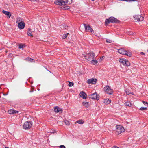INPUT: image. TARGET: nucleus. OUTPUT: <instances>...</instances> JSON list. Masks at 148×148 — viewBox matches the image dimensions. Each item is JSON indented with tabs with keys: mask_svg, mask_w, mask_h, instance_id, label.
<instances>
[{
	"mask_svg": "<svg viewBox=\"0 0 148 148\" xmlns=\"http://www.w3.org/2000/svg\"><path fill=\"white\" fill-rule=\"evenodd\" d=\"M126 60L124 59H120L119 60V61L122 64L124 65H125V62Z\"/></svg>",
	"mask_w": 148,
	"mask_h": 148,
	"instance_id": "21",
	"label": "nucleus"
},
{
	"mask_svg": "<svg viewBox=\"0 0 148 148\" xmlns=\"http://www.w3.org/2000/svg\"><path fill=\"white\" fill-rule=\"evenodd\" d=\"M8 113L10 114H14L16 113H18V111H16L14 110H9L8 112Z\"/></svg>",
	"mask_w": 148,
	"mask_h": 148,
	"instance_id": "16",
	"label": "nucleus"
},
{
	"mask_svg": "<svg viewBox=\"0 0 148 148\" xmlns=\"http://www.w3.org/2000/svg\"><path fill=\"white\" fill-rule=\"evenodd\" d=\"M54 111L56 112H61L62 111V109L59 108L58 107H55L54 108Z\"/></svg>",
	"mask_w": 148,
	"mask_h": 148,
	"instance_id": "14",
	"label": "nucleus"
},
{
	"mask_svg": "<svg viewBox=\"0 0 148 148\" xmlns=\"http://www.w3.org/2000/svg\"><path fill=\"white\" fill-rule=\"evenodd\" d=\"M59 147L60 148H66L65 147L64 145H61L59 146Z\"/></svg>",
	"mask_w": 148,
	"mask_h": 148,
	"instance_id": "35",
	"label": "nucleus"
},
{
	"mask_svg": "<svg viewBox=\"0 0 148 148\" xmlns=\"http://www.w3.org/2000/svg\"><path fill=\"white\" fill-rule=\"evenodd\" d=\"M130 65V62L128 60H126L124 66H129Z\"/></svg>",
	"mask_w": 148,
	"mask_h": 148,
	"instance_id": "23",
	"label": "nucleus"
},
{
	"mask_svg": "<svg viewBox=\"0 0 148 148\" xmlns=\"http://www.w3.org/2000/svg\"><path fill=\"white\" fill-rule=\"evenodd\" d=\"M64 123L66 125H70V122L67 120H65L64 121Z\"/></svg>",
	"mask_w": 148,
	"mask_h": 148,
	"instance_id": "24",
	"label": "nucleus"
},
{
	"mask_svg": "<svg viewBox=\"0 0 148 148\" xmlns=\"http://www.w3.org/2000/svg\"><path fill=\"white\" fill-rule=\"evenodd\" d=\"M147 109V107H141L140 108V110H146Z\"/></svg>",
	"mask_w": 148,
	"mask_h": 148,
	"instance_id": "32",
	"label": "nucleus"
},
{
	"mask_svg": "<svg viewBox=\"0 0 148 148\" xmlns=\"http://www.w3.org/2000/svg\"><path fill=\"white\" fill-rule=\"evenodd\" d=\"M147 106H148V103H147Z\"/></svg>",
	"mask_w": 148,
	"mask_h": 148,
	"instance_id": "43",
	"label": "nucleus"
},
{
	"mask_svg": "<svg viewBox=\"0 0 148 148\" xmlns=\"http://www.w3.org/2000/svg\"><path fill=\"white\" fill-rule=\"evenodd\" d=\"M106 42L107 43H111L112 42V41L108 39H106Z\"/></svg>",
	"mask_w": 148,
	"mask_h": 148,
	"instance_id": "31",
	"label": "nucleus"
},
{
	"mask_svg": "<svg viewBox=\"0 0 148 148\" xmlns=\"http://www.w3.org/2000/svg\"><path fill=\"white\" fill-rule=\"evenodd\" d=\"M118 21L117 19L113 17H111L109 18L108 19H106L105 21L106 24L107 25L110 22L117 23Z\"/></svg>",
	"mask_w": 148,
	"mask_h": 148,
	"instance_id": "4",
	"label": "nucleus"
},
{
	"mask_svg": "<svg viewBox=\"0 0 148 148\" xmlns=\"http://www.w3.org/2000/svg\"><path fill=\"white\" fill-rule=\"evenodd\" d=\"M24 45L21 44L19 45V48L20 49L24 47Z\"/></svg>",
	"mask_w": 148,
	"mask_h": 148,
	"instance_id": "34",
	"label": "nucleus"
},
{
	"mask_svg": "<svg viewBox=\"0 0 148 148\" xmlns=\"http://www.w3.org/2000/svg\"><path fill=\"white\" fill-rule=\"evenodd\" d=\"M33 91H34L33 89L32 88H31V90L30 91V92H33Z\"/></svg>",
	"mask_w": 148,
	"mask_h": 148,
	"instance_id": "38",
	"label": "nucleus"
},
{
	"mask_svg": "<svg viewBox=\"0 0 148 148\" xmlns=\"http://www.w3.org/2000/svg\"><path fill=\"white\" fill-rule=\"evenodd\" d=\"M134 18L135 20H137V21H142L143 20L144 18L141 16L140 15H135Z\"/></svg>",
	"mask_w": 148,
	"mask_h": 148,
	"instance_id": "12",
	"label": "nucleus"
},
{
	"mask_svg": "<svg viewBox=\"0 0 148 148\" xmlns=\"http://www.w3.org/2000/svg\"><path fill=\"white\" fill-rule=\"evenodd\" d=\"M89 97L94 99H97L98 100L99 99V96L97 95L96 92L91 94L89 95Z\"/></svg>",
	"mask_w": 148,
	"mask_h": 148,
	"instance_id": "9",
	"label": "nucleus"
},
{
	"mask_svg": "<svg viewBox=\"0 0 148 148\" xmlns=\"http://www.w3.org/2000/svg\"><path fill=\"white\" fill-rule=\"evenodd\" d=\"M72 3V0H60V1H56L54 3L57 5H66L67 4H70Z\"/></svg>",
	"mask_w": 148,
	"mask_h": 148,
	"instance_id": "1",
	"label": "nucleus"
},
{
	"mask_svg": "<svg viewBox=\"0 0 148 148\" xmlns=\"http://www.w3.org/2000/svg\"><path fill=\"white\" fill-rule=\"evenodd\" d=\"M92 64L94 65H96L98 63V61L96 60H93L91 61Z\"/></svg>",
	"mask_w": 148,
	"mask_h": 148,
	"instance_id": "22",
	"label": "nucleus"
},
{
	"mask_svg": "<svg viewBox=\"0 0 148 148\" xmlns=\"http://www.w3.org/2000/svg\"><path fill=\"white\" fill-rule=\"evenodd\" d=\"M88 55L89 56L88 58L87 57H86L85 55H84V56L85 59L88 60V61L95 58V56L94 53L92 52H91L89 53Z\"/></svg>",
	"mask_w": 148,
	"mask_h": 148,
	"instance_id": "5",
	"label": "nucleus"
},
{
	"mask_svg": "<svg viewBox=\"0 0 148 148\" xmlns=\"http://www.w3.org/2000/svg\"><path fill=\"white\" fill-rule=\"evenodd\" d=\"M118 52L121 54L126 55L129 56H131L132 55L130 52L127 51L123 48L119 49Z\"/></svg>",
	"mask_w": 148,
	"mask_h": 148,
	"instance_id": "2",
	"label": "nucleus"
},
{
	"mask_svg": "<svg viewBox=\"0 0 148 148\" xmlns=\"http://www.w3.org/2000/svg\"><path fill=\"white\" fill-rule=\"evenodd\" d=\"M112 148H119V147L116 146H114Z\"/></svg>",
	"mask_w": 148,
	"mask_h": 148,
	"instance_id": "40",
	"label": "nucleus"
},
{
	"mask_svg": "<svg viewBox=\"0 0 148 148\" xmlns=\"http://www.w3.org/2000/svg\"><path fill=\"white\" fill-rule=\"evenodd\" d=\"M92 1H94L95 0H91Z\"/></svg>",
	"mask_w": 148,
	"mask_h": 148,
	"instance_id": "45",
	"label": "nucleus"
},
{
	"mask_svg": "<svg viewBox=\"0 0 148 148\" xmlns=\"http://www.w3.org/2000/svg\"><path fill=\"white\" fill-rule=\"evenodd\" d=\"M57 123L58 125H61L63 124L62 121H58L57 122Z\"/></svg>",
	"mask_w": 148,
	"mask_h": 148,
	"instance_id": "30",
	"label": "nucleus"
},
{
	"mask_svg": "<svg viewBox=\"0 0 148 148\" xmlns=\"http://www.w3.org/2000/svg\"><path fill=\"white\" fill-rule=\"evenodd\" d=\"M111 100L108 99L104 100L103 101L104 103L107 104H110L111 103Z\"/></svg>",
	"mask_w": 148,
	"mask_h": 148,
	"instance_id": "18",
	"label": "nucleus"
},
{
	"mask_svg": "<svg viewBox=\"0 0 148 148\" xmlns=\"http://www.w3.org/2000/svg\"><path fill=\"white\" fill-rule=\"evenodd\" d=\"M69 7H68V6H67V7H66H66H64V8H65V9H69Z\"/></svg>",
	"mask_w": 148,
	"mask_h": 148,
	"instance_id": "39",
	"label": "nucleus"
},
{
	"mask_svg": "<svg viewBox=\"0 0 148 148\" xmlns=\"http://www.w3.org/2000/svg\"><path fill=\"white\" fill-rule=\"evenodd\" d=\"M84 106H85L86 108H88L89 106V103L88 102H83L82 103Z\"/></svg>",
	"mask_w": 148,
	"mask_h": 148,
	"instance_id": "19",
	"label": "nucleus"
},
{
	"mask_svg": "<svg viewBox=\"0 0 148 148\" xmlns=\"http://www.w3.org/2000/svg\"><path fill=\"white\" fill-rule=\"evenodd\" d=\"M97 81V80L96 79L92 78L88 79L87 81V82L88 84H94L96 83Z\"/></svg>",
	"mask_w": 148,
	"mask_h": 148,
	"instance_id": "10",
	"label": "nucleus"
},
{
	"mask_svg": "<svg viewBox=\"0 0 148 148\" xmlns=\"http://www.w3.org/2000/svg\"><path fill=\"white\" fill-rule=\"evenodd\" d=\"M32 125V122L28 121L25 122L23 125V126L24 129L27 130L30 129Z\"/></svg>",
	"mask_w": 148,
	"mask_h": 148,
	"instance_id": "3",
	"label": "nucleus"
},
{
	"mask_svg": "<svg viewBox=\"0 0 148 148\" xmlns=\"http://www.w3.org/2000/svg\"><path fill=\"white\" fill-rule=\"evenodd\" d=\"M104 90L107 93L110 95L112 94L113 93L112 90L110 88L109 86H107L104 87Z\"/></svg>",
	"mask_w": 148,
	"mask_h": 148,
	"instance_id": "8",
	"label": "nucleus"
},
{
	"mask_svg": "<svg viewBox=\"0 0 148 148\" xmlns=\"http://www.w3.org/2000/svg\"><path fill=\"white\" fill-rule=\"evenodd\" d=\"M68 34H69L68 33H67V34H63L62 35V38L63 39L65 38H66L67 37V35Z\"/></svg>",
	"mask_w": 148,
	"mask_h": 148,
	"instance_id": "26",
	"label": "nucleus"
},
{
	"mask_svg": "<svg viewBox=\"0 0 148 148\" xmlns=\"http://www.w3.org/2000/svg\"><path fill=\"white\" fill-rule=\"evenodd\" d=\"M16 23L18 24V27L19 29H23L24 28L25 24L23 22H20V20H18L16 21Z\"/></svg>",
	"mask_w": 148,
	"mask_h": 148,
	"instance_id": "7",
	"label": "nucleus"
},
{
	"mask_svg": "<svg viewBox=\"0 0 148 148\" xmlns=\"http://www.w3.org/2000/svg\"><path fill=\"white\" fill-rule=\"evenodd\" d=\"M86 31V32H92L93 31L92 29L89 25L86 26V24H84Z\"/></svg>",
	"mask_w": 148,
	"mask_h": 148,
	"instance_id": "11",
	"label": "nucleus"
},
{
	"mask_svg": "<svg viewBox=\"0 0 148 148\" xmlns=\"http://www.w3.org/2000/svg\"><path fill=\"white\" fill-rule=\"evenodd\" d=\"M2 12L5 15H7V17L8 18H10L11 16V14L10 12L5 10H3L2 11Z\"/></svg>",
	"mask_w": 148,
	"mask_h": 148,
	"instance_id": "15",
	"label": "nucleus"
},
{
	"mask_svg": "<svg viewBox=\"0 0 148 148\" xmlns=\"http://www.w3.org/2000/svg\"><path fill=\"white\" fill-rule=\"evenodd\" d=\"M77 123L80 124H82L83 123V121L82 120H78L77 121Z\"/></svg>",
	"mask_w": 148,
	"mask_h": 148,
	"instance_id": "29",
	"label": "nucleus"
},
{
	"mask_svg": "<svg viewBox=\"0 0 148 148\" xmlns=\"http://www.w3.org/2000/svg\"><path fill=\"white\" fill-rule=\"evenodd\" d=\"M116 127V133L118 134H119L125 131L124 128L121 125H117Z\"/></svg>",
	"mask_w": 148,
	"mask_h": 148,
	"instance_id": "6",
	"label": "nucleus"
},
{
	"mask_svg": "<svg viewBox=\"0 0 148 148\" xmlns=\"http://www.w3.org/2000/svg\"><path fill=\"white\" fill-rule=\"evenodd\" d=\"M125 92L127 95H129L130 94H133L131 92H130V90H125Z\"/></svg>",
	"mask_w": 148,
	"mask_h": 148,
	"instance_id": "27",
	"label": "nucleus"
},
{
	"mask_svg": "<svg viewBox=\"0 0 148 148\" xmlns=\"http://www.w3.org/2000/svg\"><path fill=\"white\" fill-rule=\"evenodd\" d=\"M125 105H126V106H128L129 107L131 106L132 105L131 103L129 102H126L125 103Z\"/></svg>",
	"mask_w": 148,
	"mask_h": 148,
	"instance_id": "25",
	"label": "nucleus"
},
{
	"mask_svg": "<svg viewBox=\"0 0 148 148\" xmlns=\"http://www.w3.org/2000/svg\"><path fill=\"white\" fill-rule=\"evenodd\" d=\"M104 56H103L101 58H103Z\"/></svg>",
	"mask_w": 148,
	"mask_h": 148,
	"instance_id": "42",
	"label": "nucleus"
},
{
	"mask_svg": "<svg viewBox=\"0 0 148 148\" xmlns=\"http://www.w3.org/2000/svg\"><path fill=\"white\" fill-rule=\"evenodd\" d=\"M27 35L30 36L32 37L33 34H32V31H31V29L30 28H28V31L27 33Z\"/></svg>",
	"mask_w": 148,
	"mask_h": 148,
	"instance_id": "17",
	"label": "nucleus"
},
{
	"mask_svg": "<svg viewBox=\"0 0 148 148\" xmlns=\"http://www.w3.org/2000/svg\"><path fill=\"white\" fill-rule=\"evenodd\" d=\"M128 34L130 35H132L133 34V33L132 32H130L128 33Z\"/></svg>",
	"mask_w": 148,
	"mask_h": 148,
	"instance_id": "37",
	"label": "nucleus"
},
{
	"mask_svg": "<svg viewBox=\"0 0 148 148\" xmlns=\"http://www.w3.org/2000/svg\"><path fill=\"white\" fill-rule=\"evenodd\" d=\"M63 28L65 29H68V26L66 25H63Z\"/></svg>",
	"mask_w": 148,
	"mask_h": 148,
	"instance_id": "33",
	"label": "nucleus"
},
{
	"mask_svg": "<svg viewBox=\"0 0 148 148\" xmlns=\"http://www.w3.org/2000/svg\"><path fill=\"white\" fill-rule=\"evenodd\" d=\"M140 54L141 55H145V53L143 52H140Z\"/></svg>",
	"mask_w": 148,
	"mask_h": 148,
	"instance_id": "41",
	"label": "nucleus"
},
{
	"mask_svg": "<svg viewBox=\"0 0 148 148\" xmlns=\"http://www.w3.org/2000/svg\"><path fill=\"white\" fill-rule=\"evenodd\" d=\"M69 82V86L70 87H71L73 86L74 85V83L72 82Z\"/></svg>",
	"mask_w": 148,
	"mask_h": 148,
	"instance_id": "28",
	"label": "nucleus"
},
{
	"mask_svg": "<svg viewBox=\"0 0 148 148\" xmlns=\"http://www.w3.org/2000/svg\"><path fill=\"white\" fill-rule=\"evenodd\" d=\"M142 102L144 105H145V104H147V102H145V101H142Z\"/></svg>",
	"mask_w": 148,
	"mask_h": 148,
	"instance_id": "36",
	"label": "nucleus"
},
{
	"mask_svg": "<svg viewBox=\"0 0 148 148\" xmlns=\"http://www.w3.org/2000/svg\"><path fill=\"white\" fill-rule=\"evenodd\" d=\"M80 96L83 99H86L87 95L83 91H82L80 92L79 94Z\"/></svg>",
	"mask_w": 148,
	"mask_h": 148,
	"instance_id": "13",
	"label": "nucleus"
},
{
	"mask_svg": "<svg viewBox=\"0 0 148 148\" xmlns=\"http://www.w3.org/2000/svg\"><path fill=\"white\" fill-rule=\"evenodd\" d=\"M5 148H9L8 147H5Z\"/></svg>",
	"mask_w": 148,
	"mask_h": 148,
	"instance_id": "44",
	"label": "nucleus"
},
{
	"mask_svg": "<svg viewBox=\"0 0 148 148\" xmlns=\"http://www.w3.org/2000/svg\"><path fill=\"white\" fill-rule=\"evenodd\" d=\"M25 60L28 61L29 62H34V60L32 59L29 58H27L25 59Z\"/></svg>",
	"mask_w": 148,
	"mask_h": 148,
	"instance_id": "20",
	"label": "nucleus"
}]
</instances>
